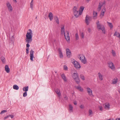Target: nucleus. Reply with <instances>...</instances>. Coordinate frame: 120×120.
<instances>
[{
  "mask_svg": "<svg viewBox=\"0 0 120 120\" xmlns=\"http://www.w3.org/2000/svg\"><path fill=\"white\" fill-rule=\"evenodd\" d=\"M87 91L89 95H91L92 94V91L88 87L87 88Z\"/></svg>",
  "mask_w": 120,
  "mask_h": 120,
  "instance_id": "15",
  "label": "nucleus"
},
{
  "mask_svg": "<svg viewBox=\"0 0 120 120\" xmlns=\"http://www.w3.org/2000/svg\"><path fill=\"white\" fill-rule=\"evenodd\" d=\"M105 7L102 10L100 15V17L101 18H102L104 16L105 13Z\"/></svg>",
  "mask_w": 120,
  "mask_h": 120,
  "instance_id": "11",
  "label": "nucleus"
},
{
  "mask_svg": "<svg viewBox=\"0 0 120 120\" xmlns=\"http://www.w3.org/2000/svg\"><path fill=\"white\" fill-rule=\"evenodd\" d=\"M55 91L58 96H60L61 95V94L60 92V90L59 89L57 88L55 89Z\"/></svg>",
  "mask_w": 120,
  "mask_h": 120,
  "instance_id": "21",
  "label": "nucleus"
},
{
  "mask_svg": "<svg viewBox=\"0 0 120 120\" xmlns=\"http://www.w3.org/2000/svg\"><path fill=\"white\" fill-rule=\"evenodd\" d=\"M37 17H36V19H37Z\"/></svg>",
  "mask_w": 120,
  "mask_h": 120,
  "instance_id": "61",
  "label": "nucleus"
},
{
  "mask_svg": "<svg viewBox=\"0 0 120 120\" xmlns=\"http://www.w3.org/2000/svg\"><path fill=\"white\" fill-rule=\"evenodd\" d=\"M34 52V51H33L32 49H31V51L30 52V59L31 60L33 61V58L34 57L33 54Z\"/></svg>",
  "mask_w": 120,
  "mask_h": 120,
  "instance_id": "13",
  "label": "nucleus"
},
{
  "mask_svg": "<svg viewBox=\"0 0 120 120\" xmlns=\"http://www.w3.org/2000/svg\"><path fill=\"white\" fill-rule=\"evenodd\" d=\"M97 22H96L97 28L99 30H100L102 27V26L103 25H101L99 23V22L98 20L97 21Z\"/></svg>",
  "mask_w": 120,
  "mask_h": 120,
  "instance_id": "12",
  "label": "nucleus"
},
{
  "mask_svg": "<svg viewBox=\"0 0 120 120\" xmlns=\"http://www.w3.org/2000/svg\"><path fill=\"white\" fill-rule=\"evenodd\" d=\"M108 65L112 70L114 69L115 67L113 63L111 61H109L108 62Z\"/></svg>",
  "mask_w": 120,
  "mask_h": 120,
  "instance_id": "7",
  "label": "nucleus"
},
{
  "mask_svg": "<svg viewBox=\"0 0 120 120\" xmlns=\"http://www.w3.org/2000/svg\"><path fill=\"white\" fill-rule=\"evenodd\" d=\"M75 88L81 92H82L83 89L79 85L75 86Z\"/></svg>",
  "mask_w": 120,
  "mask_h": 120,
  "instance_id": "20",
  "label": "nucleus"
},
{
  "mask_svg": "<svg viewBox=\"0 0 120 120\" xmlns=\"http://www.w3.org/2000/svg\"><path fill=\"white\" fill-rule=\"evenodd\" d=\"M33 2H31L30 3V7L31 8L32 10L33 9Z\"/></svg>",
  "mask_w": 120,
  "mask_h": 120,
  "instance_id": "37",
  "label": "nucleus"
},
{
  "mask_svg": "<svg viewBox=\"0 0 120 120\" xmlns=\"http://www.w3.org/2000/svg\"><path fill=\"white\" fill-rule=\"evenodd\" d=\"M29 48H26V52L27 54H28L29 53Z\"/></svg>",
  "mask_w": 120,
  "mask_h": 120,
  "instance_id": "44",
  "label": "nucleus"
},
{
  "mask_svg": "<svg viewBox=\"0 0 120 120\" xmlns=\"http://www.w3.org/2000/svg\"><path fill=\"white\" fill-rule=\"evenodd\" d=\"M7 6L9 11H11L12 10V8L9 2H7L6 3Z\"/></svg>",
  "mask_w": 120,
  "mask_h": 120,
  "instance_id": "10",
  "label": "nucleus"
},
{
  "mask_svg": "<svg viewBox=\"0 0 120 120\" xmlns=\"http://www.w3.org/2000/svg\"><path fill=\"white\" fill-rule=\"evenodd\" d=\"M90 0H86L87 2H88Z\"/></svg>",
  "mask_w": 120,
  "mask_h": 120,
  "instance_id": "57",
  "label": "nucleus"
},
{
  "mask_svg": "<svg viewBox=\"0 0 120 120\" xmlns=\"http://www.w3.org/2000/svg\"><path fill=\"white\" fill-rule=\"evenodd\" d=\"M88 31L90 33L91 32V30L90 28H88Z\"/></svg>",
  "mask_w": 120,
  "mask_h": 120,
  "instance_id": "51",
  "label": "nucleus"
},
{
  "mask_svg": "<svg viewBox=\"0 0 120 120\" xmlns=\"http://www.w3.org/2000/svg\"><path fill=\"white\" fill-rule=\"evenodd\" d=\"M65 38L68 41H70V37L69 32L68 31H66V33L64 34Z\"/></svg>",
  "mask_w": 120,
  "mask_h": 120,
  "instance_id": "8",
  "label": "nucleus"
},
{
  "mask_svg": "<svg viewBox=\"0 0 120 120\" xmlns=\"http://www.w3.org/2000/svg\"><path fill=\"white\" fill-rule=\"evenodd\" d=\"M75 37L76 40H78L79 39V38L78 34L76 33L75 34Z\"/></svg>",
  "mask_w": 120,
  "mask_h": 120,
  "instance_id": "36",
  "label": "nucleus"
},
{
  "mask_svg": "<svg viewBox=\"0 0 120 120\" xmlns=\"http://www.w3.org/2000/svg\"><path fill=\"white\" fill-rule=\"evenodd\" d=\"M69 109L70 111H71V112H72V110L73 109V107L71 105V104H70L69 105Z\"/></svg>",
  "mask_w": 120,
  "mask_h": 120,
  "instance_id": "35",
  "label": "nucleus"
},
{
  "mask_svg": "<svg viewBox=\"0 0 120 120\" xmlns=\"http://www.w3.org/2000/svg\"><path fill=\"white\" fill-rule=\"evenodd\" d=\"M97 13L93 11V17L94 19H96L97 18Z\"/></svg>",
  "mask_w": 120,
  "mask_h": 120,
  "instance_id": "24",
  "label": "nucleus"
},
{
  "mask_svg": "<svg viewBox=\"0 0 120 120\" xmlns=\"http://www.w3.org/2000/svg\"><path fill=\"white\" fill-rule=\"evenodd\" d=\"M102 6V2H99L98 6V11H100L101 10Z\"/></svg>",
  "mask_w": 120,
  "mask_h": 120,
  "instance_id": "18",
  "label": "nucleus"
},
{
  "mask_svg": "<svg viewBox=\"0 0 120 120\" xmlns=\"http://www.w3.org/2000/svg\"><path fill=\"white\" fill-rule=\"evenodd\" d=\"M29 32H27L26 36L25 39L26 43H31L32 41V31L31 29H29Z\"/></svg>",
  "mask_w": 120,
  "mask_h": 120,
  "instance_id": "1",
  "label": "nucleus"
},
{
  "mask_svg": "<svg viewBox=\"0 0 120 120\" xmlns=\"http://www.w3.org/2000/svg\"><path fill=\"white\" fill-rule=\"evenodd\" d=\"M112 53L113 56H115L116 55V54L115 51L113 50H112Z\"/></svg>",
  "mask_w": 120,
  "mask_h": 120,
  "instance_id": "40",
  "label": "nucleus"
},
{
  "mask_svg": "<svg viewBox=\"0 0 120 120\" xmlns=\"http://www.w3.org/2000/svg\"><path fill=\"white\" fill-rule=\"evenodd\" d=\"M80 36L82 38H84V35L83 33L82 32L80 34Z\"/></svg>",
  "mask_w": 120,
  "mask_h": 120,
  "instance_id": "41",
  "label": "nucleus"
},
{
  "mask_svg": "<svg viewBox=\"0 0 120 120\" xmlns=\"http://www.w3.org/2000/svg\"><path fill=\"white\" fill-rule=\"evenodd\" d=\"M64 98L66 100H67L68 99V97L67 96H66L65 97H64Z\"/></svg>",
  "mask_w": 120,
  "mask_h": 120,
  "instance_id": "52",
  "label": "nucleus"
},
{
  "mask_svg": "<svg viewBox=\"0 0 120 120\" xmlns=\"http://www.w3.org/2000/svg\"><path fill=\"white\" fill-rule=\"evenodd\" d=\"M55 72L56 73V71H55Z\"/></svg>",
  "mask_w": 120,
  "mask_h": 120,
  "instance_id": "60",
  "label": "nucleus"
},
{
  "mask_svg": "<svg viewBox=\"0 0 120 120\" xmlns=\"http://www.w3.org/2000/svg\"><path fill=\"white\" fill-rule=\"evenodd\" d=\"M98 75L99 80L100 81H102L103 79V77L102 75L99 72L98 73Z\"/></svg>",
  "mask_w": 120,
  "mask_h": 120,
  "instance_id": "17",
  "label": "nucleus"
},
{
  "mask_svg": "<svg viewBox=\"0 0 120 120\" xmlns=\"http://www.w3.org/2000/svg\"><path fill=\"white\" fill-rule=\"evenodd\" d=\"M61 33L62 34H64L65 33H66V32H64V26L62 27L61 28Z\"/></svg>",
  "mask_w": 120,
  "mask_h": 120,
  "instance_id": "27",
  "label": "nucleus"
},
{
  "mask_svg": "<svg viewBox=\"0 0 120 120\" xmlns=\"http://www.w3.org/2000/svg\"><path fill=\"white\" fill-rule=\"evenodd\" d=\"M71 61L72 63L74 64V67L77 69H79L81 68V66L79 63L75 60L72 59L71 60Z\"/></svg>",
  "mask_w": 120,
  "mask_h": 120,
  "instance_id": "3",
  "label": "nucleus"
},
{
  "mask_svg": "<svg viewBox=\"0 0 120 120\" xmlns=\"http://www.w3.org/2000/svg\"><path fill=\"white\" fill-rule=\"evenodd\" d=\"M104 107L105 109H109L110 108V104H109L108 103H105Z\"/></svg>",
  "mask_w": 120,
  "mask_h": 120,
  "instance_id": "19",
  "label": "nucleus"
},
{
  "mask_svg": "<svg viewBox=\"0 0 120 120\" xmlns=\"http://www.w3.org/2000/svg\"><path fill=\"white\" fill-rule=\"evenodd\" d=\"M27 93L26 92H25L23 94V96L24 97H26L27 95Z\"/></svg>",
  "mask_w": 120,
  "mask_h": 120,
  "instance_id": "43",
  "label": "nucleus"
},
{
  "mask_svg": "<svg viewBox=\"0 0 120 120\" xmlns=\"http://www.w3.org/2000/svg\"><path fill=\"white\" fill-rule=\"evenodd\" d=\"M80 77L83 80H84L85 78L84 75H80Z\"/></svg>",
  "mask_w": 120,
  "mask_h": 120,
  "instance_id": "38",
  "label": "nucleus"
},
{
  "mask_svg": "<svg viewBox=\"0 0 120 120\" xmlns=\"http://www.w3.org/2000/svg\"><path fill=\"white\" fill-rule=\"evenodd\" d=\"M105 1H104L103 2H102V5H103L105 4Z\"/></svg>",
  "mask_w": 120,
  "mask_h": 120,
  "instance_id": "53",
  "label": "nucleus"
},
{
  "mask_svg": "<svg viewBox=\"0 0 120 120\" xmlns=\"http://www.w3.org/2000/svg\"><path fill=\"white\" fill-rule=\"evenodd\" d=\"M73 11L74 15L76 17H78L80 14V11H79L77 10V8L75 6L73 9Z\"/></svg>",
  "mask_w": 120,
  "mask_h": 120,
  "instance_id": "4",
  "label": "nucleus"
},
{
  "mask_svg": "<svg viewBox=\"0 0 120 120\" xmlns=\"http://www.w3.org/2000/svg\"><path fill=\"white\" fill-rule=\"evenodd\" d=\"M5 70L7 73H8L10 72V69L7 65H6L5 67Z\"/></svg>",
  "mask_w": 120,
  "mask_h": 120,
  "instance_id": "22",
  "label": "nucleus"
},
{
  "mask_svg": "<svg viewBox=\"0 0 120 120\" xmlns=\"http://www.w3.org/2000/svg\"><path fill=\"white\" fill-rule=\"evenodd\" d=\"M61 77L65 82L67 81L65 75L64 74H62L61 75Z\"/></svg>",
  "mask_w": 120,
  "mask_h": 120,
  "instance_id": "29",
  "label": "nucleus"
},
{
  "mask_svg": "<svg viewBox=\"0 0 120 120\" xmlns=\"http://www.w3.org/2000/svg\"><path fill=\"white\" fill-rule=\"evenodd\" d=\"M49 17L50 21H51L53 19V15L51 12H50L49 15Z\"/></svg>",
  "mask_w": 120,
  "mask_h": 120,
  "instance_id": "16",
  "label": "nucleus"
},
{
  "mask_svg": "<svg viewBox=\"0 0 120 120\" xmlns=\"http://www.w3.org/2000/svg\"><path fill=\"white\" fill-rule=\"evenodd\" d=\"M7 111L6 110H3L0 113V114H2L4 113L5 112H7Z\"/></svg>",
  "mask_w": 120,
  "mask_h": 120,
  "instance_id": "42",
  "label": "nucleus"
},
{
  "mask_svg": "<svg viewBox=\"0 0 120 120\" xmlns=\"http://www.w3.org/2000/svg\"><path fill=\"white\" fill-rule=\"evenodd\" d=\"M54 18L56 21V23L58 24H59V20L57 16H54Z\"/></svg>",
  "mask_w": 120,
  "mask_h": 120,
  "instance_id": "23",
  "label": "nucleus"
},
{
  "mask_svg": "<svg viewBox=\"0 0 120 120\" xmlns=\"http://www.w3.org/2000/svg\"><path fill=\"white\" fill-rule=\"evenodd\" d=\"M34 0H31V2H33Z\"/></svg>",
  "mask_w": 120,
  "mask_h": 120,
  "instance_id": "59",
  "label": "nucleus"
},
{
  "mask_svg": "<svg viewBox=\"0 0 120 120\" xmlns=\"http://www.w3.org/2000/svg\"><path fill=\"white\" fill-rule=\"evenodd\" d=\"M8 117H9V115L7 116H5L4 118V120H5L6 119H7Z\"/></svg>",
  "mask_w": 120,
  "mask_h": 120,
  "instance_id": "50",
  "label": "nucleus"
},
{
  "mask_svg": "<svg viewBox=\"0 0 120 120\" xmlns=\"http://www.w3.org/2000/svg\"><path fill=\"white\" fill-rule=\"evenodd\" d=\"M118 91L120 93V89H119L118 90Z\"/></svg>",
  "mask_w": 120,
  "mask_h": 120,
  "instance_id": "58",
  "label": "nucleus"
},
{
  "mask_svg": "<svg viewBox=\"0 0 120 120\" xmlns=\"http://www.w3.org/2000/svg\"><path fill=\"white\" fill-rule=\"evenodd\" d=\"M58 51L59 54V56L60 58H62L63 57V55L62 52L60 48L58 49Z\"/></svg>",
  "mask_w": 120,
  "mask_h": 120,
  "instance_id": "14",
  "label": "nucleus"
},
{
  "mask_svg": "<svg viewBox=\"0 0 120 120\" xmlns=\"http://www.w3.org/2000/svg\"><path fill=\"white\" fill-rule=\"evenodd\" d=\"M99 108L101 111H102V106H99Z\"/></svg>",
  "mask_w": 120,
  "mask_h": 120,
  "instance_id": "47",
  "label": "nucleus"
},
{
  "mask_svg": "<svg viewBox=\"0 0 120 120\" xmlns=\"http://www.w3.org/2000/svg\"><path fill=\"white\" fill-rule=\"evenodd\" d=\"M64 69L65 71H67L68 70V68L66 65H64Z\"/></svg>",
  "mask_w": 120,
  "mask_h": 120,
  "instance_id": "39",
  "label": "nucleus"
},
{
  "mask_svg": "<svg viewBox=\"0 0 120 120\" xmlns=\"http://www.w3.org/2000/svg\"><path fill=\"white\" fill-rule=\"evenodd\" d=\"M13 1L15 2V3H17V1L16 0H13Z\"/></svg>",
  "mask_w": 120,
  "mask_h": 120,
  "instance_id": "56",
  "label": "nucleus"
},
{
  "mask_svg": "<svg viewBox=\"0 0 120 120\" xmlns=\"http://www.w3.org/2000/svg\"><path fill=\"white\" fill-rule=\"evenodd\" d=\"M107 23H108V25L110 27V29H112L113 27V26L112 24L111 23L109 22H107Z\"/></svg>",
  "mask_w": 120,
  "mask_h": 120,
  "instance_id": "33",
  "label": "nucleus"
},
{
  "mask_svg": "<svg viewBox=\"0 0 120 120\" xmlns=\"http://www.w3.org/2000/svg\"><path fill=\"white\" fill-rule=\"evenodd\" d=\"M80 108L82 109H83L84 108V106L82 105H81L80 106Z\"/></svg>",
  "mask_w": 120,
  "mask_h": 120,
  "instance_id": "46",
  "label": "nucleus"
},
{
  "mask_svg": "<svg viewBox=\"0 0 120 120\" xmlns=\"http://www.w3.org/2000/svg\"><path fill=\"white\" fill-rule=\"evenodd\" d=\"M84 7L83 6H82L80 7L79 11H80V14H82V12L84 10Z\"/></svg>",
  "mask_w": 120,
  "mask_h": 120,
  "instance_id": "25",
  "label": "nucleus"
},
{
  "mask_svg": "<svg viewBox=\"0 0 120 120\" xmlns=\"http://www.w3.org/2000/svg\"><path fill=\"white\" fill-rule=\"evenodd\" d=\"M114 36H116L117 37L120 38V33L117 32L116 31L114 33Z\"/></svg>",
  "mask_w": 120,
  "mask_h": 120,
  "instance_id": "26",
  "label": "nucleus"
},
{
  "mask_svg": "<svg viewBox=\"0 0 120 120\" xmlns=\"http://www.w3.org/2000/svg\"><path fill=\"white\" fill-rule=\"evenodd\" d=\"M100 30H102L103 33L104 34L105 33V30L104 26H102V27H101V28Z\"/></svg>",
  "mask_w": 120,
  "mask_h": 120,
  "instance_id": "32",
  "label": "nucleus"
},
{
  "mask_svg": "<svg viewBox=\"0 0 120 120\" xmlns=\"http://www.w3.org/2000/svg\"><path fill=\"white\" fill-rule=\"evenodd\" d=\"M118 81V79L117 78L113 79L112 80V83L113 84H115L117 83Z\"/></svg>",
  "mask_w": 120,
  "mask_h": 120,
  "instance_id": "30",
  "label": "nucleus"
},
{
  "mask_svg": "<svg viewBox=\"0 0 120 120\" xmlns=\"http://www.w3.org/2000/svg\"><path fill=\"white\" fill-rule=\"evenodd\" d=\"M28 88L29 87L28 86L24 87L23 88V90L25 92H26L28 90Z\"/></svg>",
  "mask_w": 120,
  "mask_h": 120,
  "instance_id": "28",
  "label": "nucleus"
},
{
  "mask_svg": "<svg viewBox=\"0 0 120 120\" xmlns=\"http://www.w3.org/2000/svg\"><path fill=\"white\" fill-rule=\"evenodd\" d=\"M13 88L15 90H18L19 88V86L17 85H14L13 86Z\"/></svg>",
  "mask_w": 120,
  "mask_h": 120,
  "instance_id": "31",
  "label": "nucleus"
},
{
  "mask_svg": "<svg viewBox=\"0 0 120 120\" xmlns=\"http://www.w3.org/2000/svg\"><path fill=\"white\" fill-rule=\"evenodd\" d=\"M78 57L82 63L84 64H86V61L84 56L83 54H79L78 56Z\"/></svg>",
  "mask_w": 120,
  "mask_h": 120,
  "instance_id": "5",
  "label": "nucleus"
},
{
  "mask_svg": "<svg viewBox=\"0 0 120 120\" xmlns=\"http://www.w3.org/2000/svg\"><path fill=\"white\" fill-rule=\"evenodd\" d=\"M89 115L92 114V110H91L90 109L89 110Z\"/></svg>",
  "mask_w": 120,
  "mask_h": 120,
  "instance_id": "45",
  "label": "nucleus"
},
{
  "mask_svg": "<svg viewBox=\"0 0 120 120\" xmlns=\"http://www.w3.org/2000/svg\"><path fill=\"white\" fill-rule=\"evenodd\" d=\"M9 115V117H10L11 118H13L14 117V116L13 115Z\"/></svg>",
  "mask_w": 120,
  "mask_h": 120,
  "instance_id": "49",
  "label": "nucleus"
},
{
  "mask_svg": "<svg viewBox=\"0 0 120 120\" xmlns=\"http://www.w3.org/2000/svg\"><path fill=\"white\" fill-rule=\"evenodd\" d=\"M74 105H76L77 104V102H76V101H74Z\"/></svg>",
  "mask_w": 120,
  "mask_h": 120,
  "instance_id": "54",
  "label": "nucleus"
},
{
  "mask_svg": "<svg viewBox=\"0 0 120 120\" xmlns=\"http://www.w3.org/2000/svg\"><path fill=\"white\" fill-rule=\"evenodd\" d=\"M92 17L89 16L87 15L85 19V22L87 25H89L90 22L91 21Z\"/></svg>",
  "mask_w": 120,
  "mask_h": 120,
  "instance_id": "6",
  "label": "nucleus"
},
{
  "mask_svg": "<svg viewBox=\"0 0 120 120\" xmlns=\"http://www.w3.org/2000/svg\"><path fill=\"white\" fill-rule=\"evenodd\" d=\"M1 59L3 63H4L5 62V60L4 57L3 56H2L1 57Z\"/></svg>",
  "mask_w": 120,
  "mask_h": 120,
  "instance_id": "34",
  "label": "nucleus"
},
{
  "mask_svg": "<svg viewBox=\"0 0 120 120\" xmlns=\"http://www.w3.org/2000/svg\"><path fill=\"white\" fill-rule=\"evenodd\" d=\"M66 52L67 57L68 58H70L71 56V55L70 49L68 48H67Z\"/></svg>",
  "mask_w": 120,
  "mask_h": 120,
  "instance_id": "9",
  "label": "nucleus"
},
{
  "mask_svg": "<svg viewBox=\"0 0 120 120\" xmlns=\"http://www.w3.org/2000/svg\"><path fill=\"white\" fill-rule=\"evenodd\" d=\"M72 76L76 83L79 84L80 82V80L77 71H75L72 74Z\"/></svg>",
  "mask_w": 120,
  "mask_h": 120,
  "instance_id": "2",
  "label": "nucleus"
},
{
  "mask_svg": "<svg viewBox=\"0 0 120 120\" xmlns=\"http://www.w3.org/2000/svg\"><path fill=\"white\" fill-rule=\"evenodd\" d=\"M116 120H120V118H117L116 119Z\"/></svg>",
  "mask_w": 120,
  "mask_h": 120,
  "instance_id": "55",
  "label": "nucleus"
},
{
  "mask_svg": "<svg viewBox=\"0 0 120 120\" xmlns=\"http://www.w3.org/2000/svg\"><path fill=\"white\" fill-rule=\"evenodd\" d=\"M30 46V45L29 44V43H27L26 44V48H29V47Z\"/></svg>",
  "mask_w": 120,
  "mask_h": 120,
  "instance_id": "48",
  "label": "nucleus"
}]
</instances>
